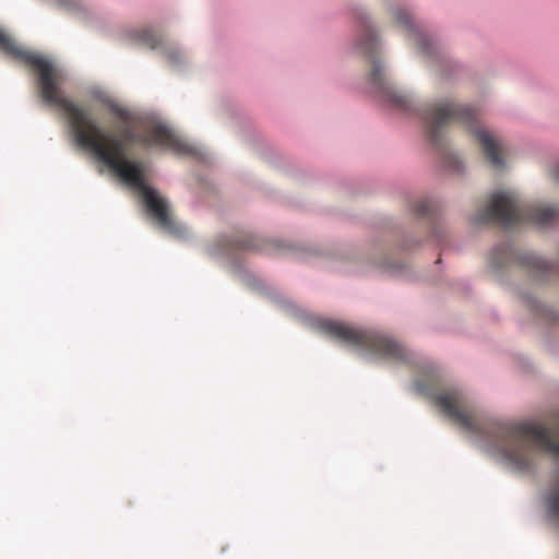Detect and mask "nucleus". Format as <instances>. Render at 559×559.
Returning <instances> with one entry per match:
<instances>
[{"label": "nucleus", "mask_w": 559, "mask_h": 559, "mask_svg": "<svg viewBox=\"0 0 559 559\" xmlns=\"http://www.w3.org/2000/svg\"><path fill=\"white\" fill-rule=\"evenodd\" d=\"M0 50L37 73V84L43 100L67 114L76 144L91 152L124 183L139 191L146 211L162 229L179 236L182 228L173 218L167 201L145 183L144 164L128 158V154L134 147L162 146L177 154L193 155L195 148L163 123L134 122L131 111L114 102L108 104V110L121 120L122 126L115 134L103 132L86 109L62 94L61 73L50 60L20 47L3 29H0Z\"/></svg>", "instance_id": "f257e3e1"}, {"label": "nucleus", "mask_w": 559, "mask_h": 559, "mask_svg": "<svg viewBox=\"0 0 559 559\" xmlns=\"http://www.w3.org/2000/svg\"><path fill=\"white\" fill-rule=\"evenodd\" d=\"M426 135L439 146L447 128L453 122L464 124L476 138L486 159L496 169L504 166L503 148L499 140L489 131L478 126V112L473 107L452 100H440L427 105L421 111Z\"/></svg>", "instance_id": "f03ea898"}, {"label": "nucleus", "mask_w": 559, "mask_h": 559, "mask_svg": "<svg viewBox=\"0 0 559 559\" xmlns=\"http://www.w3.org/2000/svg\"><path fill=\"white\" fill-rule=\"evenodd\" d=\"M559 218V207L542 203L523 204L512 192L501 191L491 195L490 203L477 213L475 224H498L511 229L522 223L547 226Z\"/></svg>", "instance_id": "7ed1b4c3"}, {"label": "nucleus", "mask_w": 559, "mask_h": 559, "mask_svg": "<svg viewBox=\"0 0 559 559\" xmlns=\"http://www.w3.org/2000/svg\"><path fill=\"white\" fill-rule=\"evenodd\" d=\"M358 48L367 56L371 63L370 82L374 90L393 106L406 109L408 99L395 91L385 80L382 63L376 58L378 38L366 20L360 23Z\"/></svg>", "instance_id": "20e7f679"}, {"label": "nucleus", "mask_w": 559, "mask_h": 559, "mask_svg": "<svg viewBox=\"0 0 559 559\" xmlns=\"http://www.w3.org/2000/svg\"><path fill=\"white\" fill-rule=\"evenodd\" d=\"M318 330L325 336L347 345H361L369 349H397L393 342L384 340L373 332L332 320H319Z\"/></svg>", "instance_id": "39448f33"}, {"label": "nucleus", "mask_w": 559, "mask_h": 559, "mask_svg": "<svg viewBox=\"0 0 559 559\" xmlns=\"http://www.w3.org/2000/svg\"><path fill=\"white\" fill-rule=\"evenodd\" d=\"M516 260L520 264L528 270L530 275L534 278V281H548L554 275L559 274V264H551L534 253H522L516 257Z\"/></svg>", "instance_id": "423d86ee"}, {"label": "nucleus", "mask_w": 559, "mask_h": 559, "mask_svg": "<svg viewBox=\"0 0 559 559\" xmlns=\"http://www.w3.org/2000/svg\"><path fill=\"white\" fill-rule=\"evenodd\" d=\"M526 305L538 318L548 324L559 325V312L535 299H526Z\"/></svg>", "instance_id": "0eeeda50"}, {"label": "nucleus", "mask_w": 559, "mask_h": 559, "mask_svg": "<svg viewBox=\"0 0 559 559\" xmlns=\"http://www.w3.org/2000/svg\"><path fill=\"white\" fill-rule=\"evenodd\" d=\"M224 250H261L259 241L251 235H241L235 238L224 239Z\"/></svg>", "instance_id": "6e6552de"}, {"label": "nucleus", "mask_w": 559, "mask_h": 559, "mask_svg": "<svg viewBox=\"0 0 559 559\" xmlns=\"http://www.w3.org/2000/svg\"><path fill=\"white\" fill-rule=\"evenodd\" d=\"M514 258L513 251L508 246H503L492 252L491 264L496 269L503 267L511 264Z\"/></svg>", "instance_id": "1a4fd4ad"}, {"label": "nucleus", "mask_w": 559, "mask_h": 559, "mask_svg": "<svg viewBox=\"0 0 559 559\" xmlns=\"http://www.w3.org/2000/svg\"><path fill=\"white\" fill-rule=\"evenodd\" d=\"M394 22L397 26L407 29L408 32L415 31V25L413 23L412 15L403 10L396 9L393 11Z\"/></svg>", "instance_id": "9d476101"}, {"label": "nucleus", "mask_w": 559, "mask_h": 559, "mask_svg": "<svg viewBox=\"0 0 559 559\" xmlns=\"http://www.w3.org/2000/svg\"><path fill=\"white\" fill-rule=\"evenodd\" d=\"M138 37L145 46L154 49L162 43L160 38L150 29H142L139 32Z\"/></svg>", "instance_id": "9b49d317"}, {"label": "nucleus", "mask_w": 559, "mask_h": 559, "mask_svg": "<svg viewBox=\"0 0 559 559\" xmlns=\"http://www.w3.org/2000/svg\"><path fill=\"white\" fill-rule=\"evenodd\" d=\"M414 211L418 216H429L435 212V203L428 199H423L416 202Z\"/></svg>", "instance_id": "f8f14e48"}, {"label": "nucleus", "mask_w": 559, "mask_h": 559, "mask_svg": "<svg viewBox=\"0 0 559 559\" xmlns=\"http://www.w3.org/2000/svg\"><path fill=\"white\" fill-rule=\"evenodd\" d=\"M443 163L452 171L459 173L462 169V163L455 155L445 156Z\"/></svg>", "instance_id": "ddd939ff"}, {"label": "nucleus", "mask_w": 559, "mask_h": 559, "mask_svg": "<svg viewBox=\"0 0 559 559\" xmlns=\"http://www.w3.org/2000/svg\"><path fill=\"white\" fill-rule=\"evenodd\" d=\"M417 45H418V48L419 50L423 52V53H431V47H432V43L429 38L425 37V36H421L419 35L418 36V40H417Z\"/></svg>", "instance_id": "4468645a"}, {"label": "nucleus", "mask_w": 559, "mask_h": 559, "mask_svg": "<svg viewBox=\"0 0 559 559\" xmlns=\"http://www.w3.org/2000/svg\"><path fill=\"white\" fill-rule=\"evenodd\" d=\"M59 7L74 9L79 5V0H53Z\"/></svg>", "instance_id": "2eb2a0df"}, {"label": "nucleus", "mask_w": 559, "mask_h": 559, "mask_svg": "<svg viewBox=\"0 0 559 559\" xmlns=\"http://www.w3.org/2000/svg\"><path fill=\"white\" fill-rule=\"evenodd\" d=\"M167 59L171 64H176L180 61V55L179 52L171 50L167 53Z\"/></svg>", "instance_id": "dca6fc26"}, {"label": "nucleus", "mask_w": 559, "mask_h": 559, "mask_svg": "<svg viewBox=\"0 0 559 559\" xmlns=\"http://www.w3.org/2000/svg\"><path fill=\"white\" fill-rule=\"evenodd\" d=\"M551 178L555 182L559 183V165L555 166L551 169Z\"/></svg>", "instance_id": "f3484780"}, {"label": "nucleus", "mask_w": 559, "mask_h": 559, "mask_svg": "<svg viewBox=\"0 0 559 559\" xmlns=\"http://www.w3.org/2000/svg\"><path fill=\"white\" fill-rule=\"evenodd\" d=\"M382 354H384L385 357L388 358H393V357H396L399 356L400 354H402V352H393V350H390V352H381Z\"/></svg>", "instance_id": "a211bd4d"}]
</instances>
